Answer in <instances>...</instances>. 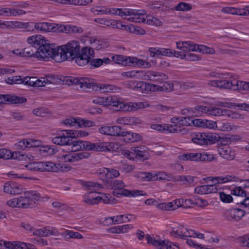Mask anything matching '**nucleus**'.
Wrapping results in <instances>:
<instances>
[{"label":"nucleus","mask_w":249,"mask_h":249,"mask_svg":"<svg viewBox=\"0 0 249 249\" xmlns=\"http://www.w3.org/2000/svg\"><path fill=\"white\" fill-rule=\"evenodd\" d=\"M92 11L96 14H112L124 17L127 20L135 22H145V14L144 10H136L128 8H110L106 7L92 8Z\"/></svg>","instance_id":"1"},{"label":"nucleus","mask_w":249,"mask_h":249,"mask_svg":"<svg viewBox=\"0 0 249 249\" xmlns=\"http://www.w3.org/2000/svg\"><path fill=\"white\" fill-rule=\"evenodd\" d=\"M81 46L78 41L71 40L65 45L57 47L60 62L66 60L72 61V58L81 51Z\"/></svg>","instance_id":"2"},{"label":"nucleus","mask_w":249,"mask_h":249,"mask_svg":"<svg viewBox=\"0 0 249 249\" xmlns=\"http://www.w3.org/2000/svg\"><path fill=\"white\" fill-rule=\"evenodd\" d=\"M50 44L47 42L42 43L37 50L36 57L39 59L45 60L49 58H53L57 62H60L59 54L57 53V48H53Z\"/></svg>","instance_id":"3"},{"label":"nucleus","mask_w":249,"mask_h":249,"mask_svg":"<svg viewBox=\"0 0 249 249\" xmlns=\"http://www.w3.org/2000/svg\"><path fill=\"white\" fill-rule=\"evenodd\" d=\"M39 194L36 191H29L18 198L19 208L27 209L34 207L40 198Z\"/></svg>","instance_id":"4"},{"label":"nucleus","mask_w":249,"mask_h":249,"mask_svg":"<svg viewBox=\"0 0 249 249\" xmlns=\"http://www.w3.org/2000/svg\"><path fill=\"white\" fill-rule=\"evenodd\" d=\"M94 57V50L89 47H85L81 49L79 54L72 58L77 65L83 67L89 64L90 59Z\"/></svg>","instance_id":"5"},{"label":"nucleus","mask_w":249,"mask_h":249,"mask_svg":"<svg viewBox=\"0 0 249 249\" xmlns=\"http://www.w3.org/2000/svg\"><path fill=\"white\" fill-rule=\"evenodd\" d=\"M219 137L216 133H198L195 134L192 141L200 145L212 144L219 140Z\"/></svg>","instance_id":"6"},{"label":"nucleus","mask_w":249,"mask_h":249,"mask_svg":"<svg viewBox=\"0 0 249 249\" xmlns=\"http://www.w3.org/2000/svg\"><path fill=\"white\" fill-rule=\"evenodd\" d=\"M238 80L235 78L231 77L229 79H225L217 80L210 81L208 84L212 87L224 89H232L237 90Z\"/></svg>","instance_id":"7"},{"label":"nucleus","mask_w":249,"mask_h":249,"mask_svg":"<svg viewBox=\"0 0 249 249\" xmlns=\"http://www.w3.org/2000/svg\"><path fill=\"white\" fill-rule=\"evenodd\" d=\"M71 167L67 164L55 163L53 162H42V172H64L69 171Z\"/></svg>","instance_id":"8"},{"label":"nucleus","mask_w":249,"mask_h":249,"mask_svg":"<svg viewBox=\"0 0 249 249\" xmlns=\"http://www.w3.org/2000/svg\"><path fill=\"white\" fill-rule=\"evenodd\" d=\"M107 186L111 187L114 189L113 193L115 196L119 197V196H124L126 193H129L128 190L124 189L125 186L124 182L119 180H113L108 183Z\"/></svg>","instance_id":"9"},{"label":"nucleus","mask_w":249,"mask_h":249,"mask_svg":"<svg viewBox=\"0 0 249 249\" xmlns=\"http://www.w3.org/2000/svg\"><path fill=\"white\" fill-rule=\"evenodd\" d=\"M145 106L143 103H129L128 104L125 103L118 100L117 108H114L116 111H130L132 110H137L140 108H143Z\"/></svg>","instance_id":"10"},{"label":"nucleus","mask_w":249,"mask_h":249,"mask_svg":"<svg viewBox=\"0 0 249 249\" xmlns=\"http://www.w3.org/2000/svg\"><path fill=\"white\" fill-rule=\"evenodd\" d=\"M118 99L116 97H99L96 96L93 98L92 102L94 104L102 105L105 107L112 106L117 108Z\"/></svg>","instance_id":"11"},{"label":"nucleus","mask_w":249,"mask_h":249,"mask_svg":"<svg viewBox=\"0 0 249 249\" xmlns=\"http://www.w3.org/2000/svg\"><path fill=\"white\" fill-rule=\"evenodd\" d=\"M63 123L66 125L78 126L79 127H90L93 126L94 124L91 121L74 118L66 119L63 121Z\"/></svg>","instance_id":"12"},{"label":"nucleus","mask_w":249,"mask_h":249,"mask_svg":"<svg viewBox=\"0 0 249 249\" xmlns=\"http://www.w3.org/2000/svg\"><path fill=\"white\" fill-rule=\"evenodd\" d=\"M144 80H151L161 83L167 79V76L164 73L153 71H147L144 73Z\"/></svg>","instance_id":"13"},{"label":"nucleus","mask_w":249,"mask_h":249,"mask_svg":"<svg viewBox=\"0 0 249 249\" xmlns=\"http://www.w3.org/2000/svg\"><path fill=\"white\" fill-rule=\"evenodd\" d=\"M89 156L90 154L87 152L72 153L62 156L61 159L65 162H73L87 159Z\"/></svg>","instance_id":"14"},{"label":"nucleus","mask_w":249,"mask_h":249,"mask_svg":"<svg viewBox=\"0 0 249 249\" xmlns=\"http://www.w3.org/2000/svg\"><path fill=\"white\" fill-rule=\"evenodd\" d=\"M88 151H95L105 152L110 151L112 148L110 143L107 142H99L92 143L88 141Z\"/></svg>","instance_id":"15"},{"label":"nucleus","mask_w":249,"mask_h":249,"mask_svg":"<svg viewBox=\"0 0 249 249\" xmlns=\"http://www.w3.org/2000/svg\"><path fill=\"white\" fill-rule=\"evenodd\" d=\"M121 129L122 128L117 125H104L100 127L98 131L100 133L103 135L118 137Z\"/></svg>","instance_id":"16"},{"label":"nucleus","mask_w":249,"mask_h":249,"mask_svg":"<svg viewBox=\"0 0 249 249\" xmlns=\"http://www.w3.org/2000/svg\"><path fill=\"white\" fill-rule=\"evenodd\" d=\"M27 99L23 97L14 95H1L0 94V104L7 102L11 104H20L26 102Z\"/></svg>","instance_id":"17"},{"label":"nucleus","mask_w":249,"mask_h":249,"mask_svg":"<svg viewBox=\"0 0 249 249\" xmlns=\"http://www.w3.org/2000/svg\"><path fill=\"white\" fill-rule=\"evenodd\" d=\"M218 190V186L212 184L196 187L195 189V193L199 195H207L216 193Z\"/></svg>","instance_id":"18"},{"label":"nucleus","mask_w":249,"mask_h":249,"mask_svg":"<svg viewBox=\"0 0 249 249\" xmlns=\"http://www.w3.org/2000/svg\"><path fill=\"white\" fill-rule=\"evenodd\" d=\"M88 141H76L72 137L68 150L71 151H88Z\"/></svg>","instance_id":"19"},{"label":"nucleus","mask_w":249,"mask_h":249,"mask_svg":"<svg viewBox=\"0 0 249 249\" xmlns=\"http://www.w3.org/2000/svg\"><path fill=\"white\" fill-rule=\"evenodd\" d=\"M119 134L118 137H122L124 141L125 142H134L142 139L139 134L129 131H123L122 129L120 130Z\"/></svg>","instance_id":"20"},{"label":"nucleus","mask_w":249,"mask_h":249,"mask_svg":"<svg viewBox=\"0 0 249 249\" xmlns=\"http://www.w3.org/2000/svg\"><path fill=\"white\" fill-rule=\"evenodd\" d=\"M148 91H162L166 90L168 92L171 91L173 90V84L168 83H165L162 86L148 84Z\"/></svg>","instance_id":"21"},{"label":"nucleus","mask_w":249,"mask_h":249,"mask_svg":"<svg viewBox=\"0 0 249 249\" xmlns=\"http://www.w3.org/2000/svg\"><path fill=\"white\" fill-rule=\"evenodd\" d=\"M176 45L178 49L184 52L196 51V44L192 41L177 42Z\"/></svg>","instance_id":"22"},{"label":"nucleus","mask_w":249,"mask_h":249,"mask_svg":"<svg viewBox=\"0 0 249 249\" xmlns=\"http://www.w3.org/2000/svg\"><path fill=\"white\" fill-rule=\"evenodd\" d=\"M71 140H72V136H66L64 134L53 138V142L59 145H67L70 146Z\"/></svg>","instance_id":"23"},{"label":"nucleus","mask_w":249,"mask_h":249,"mask_svg":"<svg viewBox=\"0 0 249 249\" xmlns=\"http://www.w3.org/2000/svg\"><path fill=\"white\" fill-rule=\"evenodd\" d=\"M4 192L9 194L17 195L21 193V189L13 183L6 182L3 187Z\"/></svg>","instance_id":"24"},{"label":"nucleus","mask_w":249,"mask_h":249,"mask_svg":"<svg viewBox=\"0 0 249 249\" xmlns=\"http://www.w3.org/2000/svg\"><path fill=\"white\" fill-rule=\"evenodd\" d=\"M84 201L89 205H95L98 203V193L96 191L89 192L84 196Z\"/></svg>","instance_id":"25"},{"label":"nucleus","mask_w":249,"mask_h":249,"mask_svg":"<svg viewBox=\"0 0 249 249\" xmlns=\"http://www.w3.org/2000/svg\"><path fill=\"white\" fill-rule=\"evenodd\" d=\"M27 41L30 44V46H33L36 48L38 46H40L42 43H45V40L41 35H35L30 36L27 39Z\"/></svg>","instance_id":"26"},{"label":"nucleus","mask_w":249,"mask_h":249,"mask_svg":"<svg viewBox=\"0 0 249 249\" xmlns=\"http://www.w3.org/2000/svg\"><path fill=\"white\" fill-rule=\"evenodd\" d=\"M219 153L222 157L227 160H232L235 158L234 151L231 150L230 147L227 146L220 148Z\"/></svg>","instance_id":"27"},{"label":"nucleus","mask_w":249,"mask_h":249,"mask_svg":"<svg viewBox=\"0 0 249 249\" xmlns=\"http://www.w3.org/2000/svg\"><path fill=\"white\" fill-rule=\"evenodd\" d=\"M35 28L39 31L43 32H55V28L53 24L47 22H40L35 25Z\"/></svg>","instance_id":"28"},{"label":"nucleus","mask_w":249,"mask_h":249,"mask_svg":"<svg viewBox=\"0 0 249 249\" xmlns=\"http://www.w3.org/2000/svg\"><path fill=\"white\" fill-rule=\"evenodd\" d=\"M60 31L65 33H81L83 30L80 27L70 26L69 25H62L60 26Z\"/></svg>","instance_id":"29"},{"label":"nucleus","mask_w":249,"mask_h":249,"mask_svg":"<svg viewBox=\"0 0 249 249\" xmlns=\"http://www.w3.org/2000/svg\"><path fill=\"white\" fill-rule=\"evenodd\" d=\"M138 120L139 119L136 117L126 116L118 118L116 120V122L119 124L132 125L136 124Z\"/></svg>","instance_id":"30"},{"label":"nucleus","mask_w":249,"mask_h":249,"mask_svg":"<svg viewBox=\"0 0 249 249\" xmlns=\"http://www.w3.org/2000/svg\"><path fill=\"white\" fill-rule=\"evenodd\" d=\"M96 90H99L101 93L113 92L117 89V87L112 85L98 83L97 85Z\"/></svg>","instance_id":"31"},{"label":"nucleus","mask_w":249,"mask_h":249,"mask_svg":"<svg viewBox=\"0 0 249 249\" xmlns=\"http://www.w3.org/2000/svg\"><path fill=\"white\" fill-rule=\"evenodd\" d=\"M62 236L66 241H69L71 239H81L83 238V235L80 233L72 231L66 230L62 233Z\"/></svg>","instance_id":"32"},{"label":"nucleus","mask_w":249,"mask_h":249,"mask_svg":"<svg viewBox=\"0 0 249 249\" xmlns=\"http://www.w3.org/2000/svg\"><path fill=\"white\" fill-rule=\"evenodd\" d=\"M4 246L8 249H26V244L19 241H6Z\"/></svg>","instance_id":"33"},{"label":"nucleus","mask_w":249,"mask_h":249,"mask_svg":"<svg viewBox=\"0 0 249 249\" xmlns=\"http://www.w3.org/2000/svg\"><path fill=\"white\" fill-rule=\"evenodd\" d=\"M110 60L107 57H104L103 59L96 58L90 59L89 64L91 67L98 68L102 66L103 64H108L110 62Z\"/></svg>","instance_id":"34"},{"label":"nucleus","mask_w":249,"mask_h":249,"mask_svg":"<svg viewBox=\"0 0 249 249\" xmlns=\"http://www.w3.org/2000/svg\"><path fill=\"white\" fill-rule=\"evenodd\" d=\"M89 41L92 47L97 50L105 48L106 46V43L103 40L98 39L95 37H89Z\"/></svg>","instance_id":"35"},{"label":"nucleus","mask_w":249,"mask_h":249,"mask_svg":"<svg viewBox=\"0 0 249 249\" xmlns=\"http://www.w3.org/2000/svg\"><path fill=\"white\" fill-rule=\"evenodd\" d=\"M145 72V71H131L123 72L122 75L127 77L141 78L144 80Z\"/></svg>","instance_id":"36"},{"label":"nucleus","mask_w":249,"mask_h":249,"mask_svg":"<svg viewBox=\"0 0 249 249\" xmlns=\"http://www.w3.org/2000/svg\"><path fill=\"white\" fill-rule=\"evenodd\" d=\"M185 230V227L179 225L177 227L172 228V230L170 232V234L173 237L183 239Z\"/></svg>","instance_id":"37"},{"label":"nucleus","mask_w":249,"mask_h":249,"mask_svg":"<svg viewBox=\"0 0 249 249\" xmlns=\"http://www.w3.org/2000/svg\"><path fill=\"white\" fill-rule=\"evenodd\" d=\"M37 49L33 46H28L24 48L22 52H20L19 54L24 57L36 56Z\"/></svg>","instance_id":"38"},{"label":"nucleus","mask_w":249,"mask_h":249,"mask_svg":"<svg viewBox=\"0 0 249 249\" xmlns=\"http://www.w3.org/2000/svg\"><path fill=\"white\" fill-rule=\"evenodd\" d=\"M126 25L122 24V22L120 20H116L114 19L107 20L106 26L113 28L121 29L124 30Z\"/></svg>","instance_id":"39"},{"label":"nucleus","mask_w":249,"mask_h":249,"mask_svg":"<svg viewBox=\"0 0 249 249\" xmlns=\"http://www.w3.org/2000/svg\"><path fill=\"white\" fill-rule=\"evenodd\" d=\"M82 184L86 189L91 191H96L98 189L102 187V185L96 182L84 181Z\"/></svg>","instance_id":"40"},{"label":"nucleus","mask_w":249,"mask_h":249,"mask_svg":"<svg viewBox=\"0 0 249 249\" xmlns=\"http://www.w3.org/2000/svg\"><path fill=\"white\" fill-rule=\"evenodd\" d=\"M145 238L148 244H151L154 246L159 247L160 249V248H162V246H164L165 244V241H160L153 239L149 234L146 235Z\"/></svg>","instance_id":"41"},{"label":"nucleus","mask_w":249,"mask_h":249,"mask_svg":"<svg viewBox=\"0 0 249 249\" xmlns=\"http://www.w3.org/2000/svg\"><path fill=\"white\" fill-rule=\"evenodd\" d=\"M227 110H222L221 108L216 107H209L208 114L215 116H220L225 114L227 113Z\"/></svg>","instance_id":"42"},{"label":"nucleus","mask_w":249,"mask_h":249,"mask_svg":"<svg viewBox=\"0 0 249 249\" xmlns=\"http://www.w3.org/2000/svg\"><path fill=\"white\" fill-rule=\"evenodd\" d=\"M46 81L47 84H53L56 85L64 82V77L58 75H49L46 78Z\"/></svg>","instance_id":"43"},{"label":"nucleus","mask_w":249,"mask_h":249,"mask_svg":"<svg viewBox=\"0 0 249 249\" xmlns=\"http://www.w3.org/2000/svg\"><path fill=\"white\" fill-rule=\"evenodd\" d=\"M124 29L125 31L137 35H144L145 34V31L143 29L139 27L132 25H125V27Z\"/></svg>","instance_id":"44"},{"label":"nucleus","mask_w":249,"mask_h":249,"mask_svg":"<svg viewBox=\"0 0 249 249\" xmlns=\"http://www.w3.org/2000/svg\"><path fill=\"white\" fill-rule=\"evenodd\" d=\"M107 168H100L96 172L99 178L103 180L106 185H108L109 182V180L107 178Z\"/></svg>","instance_id":"45"},{"label":"nucleus","mask_w":249,"mask_h":249,"mask_svg":"<svg viewBox=\"0 0 249 249\" xmlns=\"http://www.w3.org/2000/svg\"><path fill=\"white\" fill-rule=\"evenodd\" d=\"M137 176L140 179L144 181H154V174L149 172H140Z\"/></svg>","instance_id":"46"},{"label":"nucleus","mask_w":249,"mask_h":249,"mask_svg":"<svg viewBox=\"0 0 249 249\" xmlns=\"http://www.w3.org/2000/svg\"><path fill=\"white\" fill-rule=\"evenodd\" d=\"M112 60L117 64H122L123 66H127V57L122 55H115L112 57Z\"/></svg>","instance_id":"47"},{"label":"nucleus","mask_w":249,"mask_h":249,"mask_svg":"<svg viewBox=\"0 0 249 249\" xmlns=\"http://www.w3.org/2000/svg\"><path fill=\"white\" fill-rule=\"evenodd\" d=\"M115 200L114 198L109 194H98V203L101 201L104 203H112Z\"/></svg>","instance_id":"48"},{"label":"nucleus","mask_w":249,"mask_h":249,"mask_svg":"<svg viewBox=\"0 0 249 249\" xmlns=\"http://www.w3.org/2000/svg\"><path fill=\"white\" fill-rule=\"evenodd\" d=\"M179 159L183 160H190L192 161H198L199 153L184 154L180 156Z\"/></svg>","instance_id":"49"},{"label":"nucleus","mask_w":249,"mask_h":249,"mask_svg":"<svg viewBox=\"0 0 249 249\" xmlns=\"http://www.w3.org/2000/svg\"><path fill=\"white\" fill-rule=\"evenodd\" d=\"M147 88L148 84L143 82H139L136 84L133 89L135 91L144 93L148 91Z\"/></svg>","instance_id":"50"},{"label":"nucleus","mask_w":249,"mask_h":249,"mask_svg":"<svg viewBox=\"0 0 249 249\" xmlns=\"http://www.w3.org/2000/svg\"><path fill=\"white\" fill-rule=\"evenodd\" d=\"M88 79L85 78H81V83L80 84V88H86L88 89L92 88L93 89L96 90L97 84H94L93 83L87 81Z\"/></svg>","instance_id":"51"},{"label":"nucleus","mask_w":249,"mask_h":249,"mask_svg":"<svg viewBox=\"0 0 249 249\" xmlns=\"http://www.w3.org/2000/svg\"><path fill=\"white\" fill-rule=\"evenodd\" d=\"M26 167L31 171L42 172V162H30Z\"/></svg>","instance_id":"52"},{"label":"nucleus","mask_w":249,"mask_h":249,"mask_svg":"<svg viewBox=\"0 0 249 249\" xmlns=\"http://www.w3.org/2000/svg\"><path fill=\"white\" fill-rule=\"evenodd\" d=\"M7 26L12 28L26 29L29 27V23L20 21H11L8 22Z\"/></svg>","instance_id":"53"},{"label":"nucleus","mask_w":249,"mask_h":249,"mask_svg":"<svg viewBox=\"0 0 249 249\" xmlns=\"http://www.w3.org/2000/svg\"><path fill=\"white\" fill-rule=\"evenodd\" d=\"M64 82H65L66 84L68 85H80L81 83V78L78 79L77 77L71 76L66 77H64Z\"/></svg>","instance_id":"54"},{"label":"nucleus","mask_w":249,"mask_h":249,"mask_svg":"<svg viewBox=\"0 0 249 249\" xmlns=\"http://www.w3.org/2000/svg\"><path fill=\"white\" fill-rule=\"evenodd\" d=\"M216 178L217 182L214 183V185L218 183H224L228 182L235 181L236 178L234 176L231 177L230 176H227L225 177H216Z\"/></svg>","instance_id":"55"},{"label":"nucleus","mask_w":249,"mask_h":249,"mask_svg":"<svg viewBox=\"0 0 249 249\" xmlns=\"http://www.w3.org/2000/svg\"><path fill=\"white\" fill-rule=\"evenodd\" d=\"M129 193H126L124 196L129 197H137L139 196H145L147 195L146 192L144 191L140 190H128Z\"/></svg>","instance_id":"56"},{"label":"nucleus","mask_w":249,"mask_h":249,"mask_svg":"<svg viewBox=\"0 0 249 249\" xmlns=\"http://www.w3.org/2000/svg\"><path fill=\"white\" fill-rule=\"evenodd\" d=\"M197 50L204 53L214 54L215 53V51L213 49L204 45H197L196 44V51Z\"/></svg>","instance_id":"57"},{"label":"nucleus","mask_w":249,"mask_h":249,"mask_svg":"<svg viewBox=\"0 0 249 249\" xmlns=\"http://www.w3.org/2000/svg\"><path fill=\"white\" fill-rule=\"evenodd\" d=\"M192 8V6L190 4L181 2L176 6L175 9L177 11H185L190 10Z\"/></svg>","instance_id":"58"},{"label":"nucleus","mask_w":249,"mask_h":249,"mask_svg":"<svg viewBox=\"0 0 249 249\" xmlns=\"http://www.w3.org/2000/svg\"><path fill=\"white\" fill-rule=\"evenodd\" d=\"M215 158L213 155L206 153H199V160L202 161H211L213 160Z\"/></svg>","instance_id":"59"},{"label":"nucleus","mask_w":249,"mask_h":249,"mask_svg":"<svg viewBox=\"0 0 249 249\" xmlns=\"http://www.w3.org/2000/svg\"><path fill=\"white\" fill-rule=\"evenodd\" d=\"M235 221H239L245 215L246 212L241 209H233Z\"/></svg>","instance_id":"60"},{"label":"nucleus","mask_w":249,"mask_h":249,"mask_svg":"<svg viewBox=\"0 0 249 249\" xmlns=\"http://www.w3.org/2000/svg\"><path fill=\"white\" fill-rule=\"evenodd\" d=\"M107 178L109 180V182L111 181L113 178H115L119 176L120 173L119 171L114 169L107 168Z\"/></svg>","instance_id":"61"},{"label":"nucleus","mask_w":249,"mask_h":249,"mask_svg":"<svg viewBox=\"0 0 249 249\" xmlns=\"http://www.w3.org/2000/svg\"><path fill=\"white\" fill-rule=\"evenodd\" d=\"M233 209L227 210L224 212L223 216L229 221H235V217L234 214Z\"/></svg>","instance_id":"62"},{"label":"nucleus","mask_w":249,"mask_h":249,"mask_svg":"<svg viewBox=\"0 0 249 249\" xmlns=\"http://www.w3.org/2000/svg\"><path fill=\"white\" fill-rule=\"evenodd\" d=\"M149 7L153 10L162 11L163 10L164 5L162 2L155 1L150 3Z\"/></svg>","instance_id":"63"},{"label":"nucleus","mask_w":249,"mask_h":249,"mask_svg":"<svg viewBox=\"0 0 249 249\" xmlns=\"http://www.w3.org/2000/svg\"><path fill=\"white\" fill-rule=\"evenodd\" d=\"M179 125L189 126L193 124V120L188 117H180Z\"/></svg>","instance_id":"64"}]
</instances>
